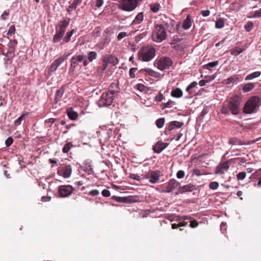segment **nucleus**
Instances as JSON below:
<instances>
[{
	"label": "nucleus",
	"instance_id": "obj_1",
	"mask_svg": "<svg viewBox=\"0 0 261 261\" xmlns=\"http://www.w3.org/2000/svg\"><path fill=\"white\" fill-rule=\"evenodd\" d=\"M241 99L238 95L231 97L227 106H224L221 109V112L224 114L228 115L230 111L233 115H237L240 112V106Z\"/></svg>",
	"mask_w": 261,
	"mask_h": 261
},
{
	"label": "nucleus",
	"instance_id": "obj_2",
	"mask_svg": "<svg viewBox=\"0 0 261 261\" xmlns=\"http://www.w3.org/2000/svg\"><path fill=\"white\" fill-rule=\"evenodd\" d=\"M167 37L165 27L162 24H156L152 34V39L156 42H161Z\"/></svg>",
	"mask_w": 261,
	"mask_h": 261
},
{
	"label": "nucleus",
	"instance_id": "obj_3",
	"mask_svg": "<svg viewBox=\"0 0 261 261\" xmlns=\"http://www.w3.org/2000/svg\"><path fill=\"white\" fill-rule=\"evenodd\" d=\"M155 55V49L152 46L144 47L139 51L140 58L144 62L150 61L154 57Z\"/></svg>",
	"mask_w": 261,
	"mask_h": 261
},
{
	"label": "nucleus",
	"instance_id": "obj_4",
	"mask_svg": "<svg viewBox=\"0 0 261 261\" xmlns=\"http://www.w3.org/2000/svg\"><path fill=\"white\" fill-rule=\"evenodd\" d=\"M260 98L258 96H252L245 103L243 111L246 114H251L259 106Z\"/></svg>",
	"mask_w": 261,
	"mask_h": 261
},
{
	"label": "nucleus",
	"instance_id": "obj_5",
	"mask_svg": "<svg viewBox=\"0 0 261 261\" xmlns=\"http://www.w3.org/2000/svg\"><path fill=\"white\" fill-rule=\"evenodd\" d=\"M114 95L108 92H104L102 94L100 99L97 102L99 107H105L110 106L114 100Z\"/></svg>",
	"mask_w": 261,
	"mask_h": 261
},
{
	"label": "nucleus",
	"instance_id": "obj_6",
	"mask_svg": "<svg viewBox=\"0 0 261 261\" xmlns=\"http://www.w3.org/2000/svg\"><path fill=\"white\" fill-rule=\"evenodd\" d=\"M141 1L142 0H122L120 3L119 8L124 11H132L137 7L138 2Z\"/></svg>",
	"mask_w": 261,
	"mask_h": 261
},
{
	"label": "nucleus",
	"instance_id": "obj_7",
	"mask_svg": "<svg viewBox=\"0 0 261 261\" xmlns=\"http://www.w3.org/2000/svg\"><path fill=\"white\" fill-rule=\"evenodd\" d=\"M158 68L160 70H164L169 68L172 65V61L167 57H162L156 61Z\"/></svg>",
	"mask_w": 261,
	"mask_h": 261
},
{
	"label": "nucleus",
	"instance_id": "obj_8",
	"mask_svg": "<svg viewBox=\"0 0 261 261\" xmlns=\"http://www.w3.org/2000/svg\"><path fill=\"white\" fill-rule=\"evenodd\" d=\"M74 188L70 185H62L58 187V192L61 197H67L69 196Z\"/></svg>",
	"mask_w": 261,
	"mask_h": 261
},
{
	"label": "nucleus",
	"instance_id": "obj_9",
	"mask_svg": "<svg viewBox=\"0 0 261 261\" xmlns=\"http://www.w3.org/2000/svg\"><path fill=\"white\" fill-rule=\"evenodd\" d=\"M86 58V56L84 55L73 56L70 60L71 66L69 69V72L73 73L75 68L79 65V63L82 62Z\"/></svg>",
	"mask_w": 261,
	"mask_h": 261
},
{
	"label": "nucleus",
	"instance_id": "obj_10",
	"mask_svg": "<svg viewBox=\"0 0 261 261\" xmlns=\"http://www.w3.org/2000/svg\"><path fill=\"white\" fill-rule=\"evenodd\" d=\"M70 55V53L65 54L55 60L52 63L49 70L50 72L55 71L58 67Z\"/></svg>",
	"mask_w": 261,
	"mask_h": 261
},
{
	"label": "nucleus",
	"instance_id": "obj_11",
	"mask_svg": "<svg viewBox=\"0 0 261 261\" xmlns=\"http://www.w3.org/2000/svg\"><path fill=\"white\" fill-rule=\"evenodd\" d=\"M58 173L65 178H68L72 173L71 166L69 165H62L59 168Z\"/></svg>",
	"mask_w": 261,
	"mask_h": 261
},
{
	"label": "nucleus",
	"instance_id": "obj_12",
	"mask_svg": "<svg viewBox=\"0 0 261 261\" xmlns=\"http://www.w3.org/2000/svg\"><path fill=\"white\" fill-rule=\"evenodd\" d=\"M69 23V20L63 19L60 21L55 27L56 32L64 34Z\"/></svg>",
	"mask_w": 261,
	"mask_h": 261
},
{
	"label": "nucleus",
	"instance_id": "obj_13",
	"mask_svg": "<svg viewBox=\"0 0 261 261\" xmlns=\"http://www.w3.org/2000/svg\"><path fill=\"white\" fill-rule=\"evenodd\" d=\"M179 185V183L175 179H170L166 186V189L163 191L164 192L170 193L174 190Z\"/></svg>",
	"mask_w": 261,
	"mask_h": 261
},
{
	"label": "nucleus",
	"instance_id": "obj_14",
	"mask_svg": "<svg viewBox=\"0 0 261 261\" xmlns=\"http://www.w3.org/2000/svg\"><path fill=\"white\" fill-rule=\"evenodd\" d=\"M168 144L164 143L161 141H159L153 147V151L157 153H161L165 148L167 147Z\"/></svg>",
	"mask_w": 261,
	"mask_h": 261
},
{
	"label": "nucleus",
	"instance_id": "obj_15",
	"mask_svg": "<svg viewBox=\"0 0 261 261\" xmlns=\"http://www.w3.org/2000/svg\"><path fill=\"white\" fill-rule=\"evenodd\" d=\"M229 168V165L227 162H223L220 164L216 168L215 173L216 174H223Z\"/></svg>",
	"mask_w": 261,
	"mask_h": 261
},
{
	"label": "nucleus",
	"instance_id": "obj_16",
	"mask_svg": "<svg viewBox=\"0 0 261 261\" xmlns=\"http://www.w3.org/2000/svg\"><path fill=\"white\" fill-rule=\"evenodd\" d=\"M184 122H179L177 121H173L169 123L168 125L166 127V130H172L175 128H180L184 125Z\"/></svg>",
	"mask_w": 261,
	"mask_h": 261
},
{
	"label": "nucleus",
	"instance_id": "obj_17",
	"mask_svg": "<svg viewBox=\"0 0 261 261\" xmlns=\"http://www.w3.org/2000/svg\"><path fill=\"white\" fill-rule=\"evenodd\" d=\"M160 172L159 171H153L150 170V176L149 182L151 184H155L157 182L160 176Z\"/></svg>",
	"mask_w": 261,
	"mask_h": 261
},
{
	"label": "nucleus",
	"instance_id": "obj_18",
	"mask_svg": "<svg viewBox=\"0 0 261 261\" xmlns=\"http://www.w3.org/2000/svg\"><path fill=\"white\" fill-rule=\"evenodd\" d=\"M107 92L115 96V95H117L119 92L118 84L116 83H112L109 86L108 91Z\"/></svg>",
	"mask_w": 261,
	"mask_h": 261
},
{
	"label": "nucleus",
	"instance_id": "obj_19",
	"mask_svg": "<svg viewBox=\"0 0 261 261\" xmlns=\"http://www.w3.org/2000/svg\"><path fill=\"white\" fill-rule=\"evenodd\" d=\"M195 189V186L192 184H188L186 185L179 187L178 189V192L179 193H182L186 192L192 191Z\"/></svg>",
	"mask_w": 261,
	"mask_h": 261
},
{
	"label": "nucleus",
	"instance_id": "obj_20",
	"mask_svg": "<svg viewBox=\"0 0 261 261\" xmlns=\"http://www.w3.org/2000/svg\"><path fill=\"white\" fill-rule=\"evenodd\" d=\"M82 1L83 0H74L73 3L68 6L67 9V11L70 12L75 10L77 7L81 4Z\"/></svg>",
	"mask_w": 261,
	"mask_h": 261
},
{
	"label": "nucleus",
	"instance_id": "obj_21",
	"mask_svg": "<svg viewBox=\"0 0 261 261\" xmlns=\"http://www.w3.org/2000/svg\"><path fill=\"white\" fill-rule=\"evenodd\" d=\"M67 113L69 118L73 120H76L78 117L77 113L74 111L71 108L67 110Z\"/></svg>",
	"mask_w": 261,
	"mask_h": 261
},
{
	"label": "nucleus",
	"instance_id": "obj_22",
	"mask_svg": "<svg viewBox=\"0 0 261 261\" xmlns=\"http://www.w3.org/2000/svg\"><path fill=\"white\" fill-rule=\"evenodd\" d=\"M142 70L145 71L146 73H147L150 76H151L154 77H159L161 75V74L160 73L158 72L157 71H154L150 68H145L142 69Z\"/></svg>",
	"mask_w": 261,
	"mask_h": 261
},
{
	"label": "nucleus",
	"instance_id": "obj_23",
	"mask_svg": "<svg viewBox=\"0 0 261 261\" xmlns=\"http://www.w3.org/2000/svg\"><path fill=\"white\" fill-rule=\"evenodd\" d=\"M108 63L112 64L113 66L116 65L118 63V59L117 58L113 56H108L105 59Z\"/></svg>",
	"mask_w": 261,
	"mask_h": 261
},
{
	"label": "nucleus",
	"instance_id": "obj_24",
	"mask_svg": "<svg viewBox=\"0 0 261 261\" xmlns=\"http://www.w3.org/2000/svg\"><path fill=\"white\" fill-rule=\"evenodd\" d=\"M183 92L182 90L179 88H177L171 91V95L174 97L176 98H180L182 96Z\"/></svg>",
	"mask_w": 261,
	"mask_h": 261
},
{
	"label": "nucleus",
	"instance_id": "obj_25",
	"mask_svg": "<svg viewBox=\"0 0 261 261\" xmlns=\"http://www.w3.org/2000/svg\"><path fill=\"white\" fill-rule=\"evenodd\" d=\"M64 91V89L63 87L60 88L59 90H58L56 91L55 98V100L56 103L60 100L61 97L63 95Z\"/></svg>",
	"mask_w": 261,
	"mask_h": 261
},
{
	"label": "nucleus",
	"instance_id": "obj_26",
	"mask_svg": "<svg viewBox=\"0 0 261 261\" xmlns=\"http://www.w3.org/2000/svg\"><path fill=\"white\" fill-rule=\"evenodd\" d=\"M192 25V22L190 15H188L186 19L184 20L182 27L185 30L189 29Z\"/></svg>",
	"mask_w": 261,
	"mask_h": 261
},
{
	"label": "nucleus",
	"instance_id": "obj_27",
	"mask_svg": "<svg viewBox=\"0 0 261 261\" xmlns=\"http://www.w3.org/2000/svg\"><path fill=\"white\" fill-rule=\"evenodd\" d=\"M254 87L255 85L254 84L251 83H247L243 86V87L242 88V90L244 92H248L251 91L254 88Z\"/></svg>",
	"mask_w": 261,
	"mask_h": 261
},
{
	"label": "nucleus",
	"instance_id": "obj_28",
	"mask_svg": "<svg viewBox=\"0 0 261 261\" xmlns=\"http://www.w3.org/2000/svg\"><path fill=\"white\" fill-rule=\"evenodd\" d=\"M143 20V14L142 12L139 13L133 20V24H138L140 23Z\"/></svg>",
	"mask_w": 261,
	"mask_h": 261
},
{
	"label": "nucleus",
	"instance_id": "obj_29",
	"mask_svg": "<svg viewBox=\"0 0 261 261\" xmlns=\"http://www.w3.org/2000/svg\"><path fill=\"white\" fill-rule=\"evenodd\" d=\"M260 74L261 73L259 71L254 72L251 74L247 75L245 77V80L246 81L252 80L254 78L258 77L260 75Z\"/></svg>",
	"mask_w": 261,
	"mask_h": 261
},
{
	"label": "nucleus",
	"instance_id": "obj_30",
	"mask_svg": "<svg viewBox=\"0 0 261 261\" xmlns=\"http://www.w3.org/2000/svg\"><path fill=\"white\" fill-rule=\"evenodd\" d=\"M74 32V29H72L70 31L67 32L65 36L63 38L64 41L66 43L69 42L71 39V37L73 35Z\"/></svg>",
	"mask_w": 261,
	"mask_h": 261
},
{
	"label": "nucleus",
	"instance_id": "obj_31",
	"mask_svg": "<svg viewBox=\"0 0 261 261\" xmlns=\"http://www.w3.org/2000/svg\"><path fill=\"white\" fill-rule=\"evenodd\" d=\"M64 34H60L59 33L56 32V34L54 36L53 39V42L54 43H58L60 42L62 39L63 38Z\"/></svg>",
	"mask_w": 261,
	"mask_h": 261
},
{
	"label": "nucleus",
	"instance_id": "obj_32",
	"mask_svg": "<svg viewBox=\"0 0 261 261\" xmlns=\"http://www.w3.org/2000/svg\"><path fill=\"white\" fill-rule=\"evenodd\" d=\"M112 199L121 203H126L127 202V197H118L116 196H113L112 197Z\"/></svg>",
	"mask_w": 261,
	"mask_h": 261
},
{
	"label": "nucleus",
	"instance_id": "obj_33",
	"mask_svg": "<svg viewBox=\"0 0 261 261\" xmlns=\"http://www.w3.org/2000/svg\"><path fill=\"white\" fill-rule=\"evenodd\" d=\"M151 10L154 13H157L160 8V5L158 3H152L150 5Z\"/></svg>",
	"mask_w": 261,
	"mask_h": 261
},
{
	"label": "nucleus",
	"instance_id": "obj_34",
	"mask_svg": "<svg viewBox=\"0 0 261 261\" xmlns=\"http://www.w3.org/2000/svg\"><path fill=\"white\" fill-rule=\"evenodd\" d=\"M97 55L95 51H89L88 53L87 57L90 62L93 61L94 60L96 59L97 58Z\"/></svg>",
	"mask_w": 261,
	"mask_h": 261
},
{
	"label": "nucleus",
	"instance_id": "obj_35",
	"mask_svg": "<svg viewBox=\"0 0 261 261\" xmlns=\"http://www.w3.org/2000/svg\"><path fill=\"white\" fill-rule=\"evenodd\" d=\"M165 122V119L164 118H161L158 119H157L155 121V124L156 126L159 128H161L163 127Z\"/></svg>",
	"mask_w": 261,
	"mask_h": 261
},
{
	"label": "nucleus",
	"instance_id": "obj_36",
	"mask_svg": "<svg viewBox=\"0 0 261 261\" xmlns=\"http://www.w3.org/2000/svg\"><path fill=\"white\" fill-rule=\"evenodd\" d=\"M26 114L23 113L21 115V116L19 117L17 119H16L14 122L15 126H18L21 124L22 121L24 120L25 118Z\"/></svg>",
	"mask_w": 261,
	"mask_h": 261
},
{
	"label": "nucleus",
	"instance_id": "obj_37",
	"mask_svg": "<svg viewBox=\"0 0 261 261\" xmlns=\"http://www.w3.org/2000/svg\"><path fill=\"white\" fill-rule=\"evenodd\" d=\"M229 143L231 145H242L241 141L237 138H230L229 140Z\"/></svg>",
	"mask_w": 261,
	"mask_h": 261
},
{
	"label": "nucleus",
	"instance_id": "obj_38",
	"mask_svg": "<svg viewBox=\"0 0 261 261\" xmlns=\"http://www.w3.org/2000/svg\"><path fill=\"white\" fill-rule=\"evenodd\" d=\"M72 146L73 145L71 142L67 143L66 144H65L63 148V152L64 153H67Z\"/></svg>",
	"mask_w": 261,
	"mask_h": 261
},
{
	"label": "nucleus",
	"instance_id": "obj_39",
	"mask_svg": "<svg viewBox=\"0 0 261 261\" xmlns=\"http://www.w3.org/2000/svg\"><path fill=\"white\" fill-rule=\"evenodd\" d=\"M243 49L240 48H233L230 50L231 54L235 56L240 55Z\"/></svg>",
	"mask_w": 261,
	"mask_h": 261
},
{
	"label": "nucleus",
	"instance_id": "obj_40",
	"mask_svg": "<svg viewBox=\"0 0 261 261\" xmlns=\"http://www.w3.org/2000/svg\"><path fill=\"white\" fill-rule=\"evenodd\" d=\"M215 26L217 29H221L223 28L224 26V22L223 20L221 18L218 19L216 22Z\"/></svg>",
	"mask_w": 261,
	"mask_h": 261
},
{
	"label": "nucleus",
	"instance_id": "obj_41",
	"mask_svg": "<svg viewBox=\"0 0 261 261\" xmlns=\"http://www.w3.org/2000/svg\"><path fill=\"white\" fill-rule=\"evenodd\" d=\"M239 81L238 77H230L225 80V83L227 85L230 84V83H237Z\"/></svg>",
	"mask_w": 261,
	"mask_h": 261
},
{
	"label": "nucleus",
	"instance_id": "obj_42",
	"mask_svg": "<svg viewBox=\"0 0 261 261\" xmlns=\"http://www.w3.org/2000/svg\"><path fill=\"white\" fill-rule=\"evenodd\" d=\"M218 64V61H214L207 63L205 66L206 68L210 70L211 68L216 66Z\"/></svg>",
	"mask_w": 261,
	"mask_h": 261
},
{
	"label": "nucleus",
	"instance_id": "obj_43",
	"mask_svg": "<svg viewBox=\"0 0 261 261\" xmlns=\"http://www.w3.org/2000/svg\"><path fill=\"white\" fill-rule=\"evenodd\" d=\"M187 224V223H185V221L179 222L178 224L174 223L172 224V228L176 229L179 227L185 226Z\"/></svg>",
	"mask_w": 261,
	"mask_h": 261
},
{
	"label": "nucleus",
	"instance_id": "obj_44",
	"mask_svg": "<svg viewBox=\"0 0 261 261\" xmlns=\"http://www.w3.org/2000/svg\"><path fill=\"white\" fill-rule=\"evenodd\" d=\"M129 177L131 179L137 181H140L142 179L141 176L136 174L131 173L129 174Z\"/></svg>",
	"mask_w": 261,
	"mask_h": 261
},
{
	"label": "nucleus",
	"instance_id": "obj_45",
	"mask_svg": "<svg viewBox=\"0 0 261 261\" xmlns=\"http://www.w3.org/2000/svg\"><path fill=\"white\" fill-rule=\"evenodd\" d=\"M218 187L219 184L216 181L212 182L209 185L210 188L212 190H216L218 188Z\"/></svg>",
	"mask_w": 261,
	"mask_h": 261
},
{
	"label": "nucleus",
	"instance_id": "obj_46",
	"mask_svg": "<svg viewBox=\"0 0 261 261\" xmlns=\"http://www.w3.org/2000/svg\"><path fill=\"white\" fill-rule=\"evenodd\" d=\"M246 176V173L245 172H241L237 174V177L238 180H243L245 178Z\"/></svg>",
	"mask_w": 261,
	"mask_h": 261
},
{
	"label": "nucleus",
	"instance_id": "obj_47",
	"mask_svg": "<svg viewBox=\"0 0 261 261\" xmlns=\"http://www.w3.org/2000/svg\"><path fill=\"white\" fill-rule=\"evenodd\" d=\"M137 70V68H131L129 71V75L131 78L135 77V72Z\"/></svg>",
	"mask_w": 261,
	"mask_h": 261
},
{
	"label": "nucleus",
	"instance_id": "obj_48",
	"mask_svg": "<svg viewBox=\"0 0 261 261\" xmlns=\"http://www.w3.org/2000/svg\"><path fill=\"white\" fill-rule=\"evenodd\" d=\"M253 24L251 22H249L246 25H245V29L247 32H249L252 29Z\"/></svg>",
	"mask_w": 261,
	"mask_h": 261
},
{
	"label": "nucleus",
	"instance_id": "obj_49",
	"mask_svg": "<svg viewBox=\"0 0 261 261\" xmlns=\"http://www.w3.org/2000/svg\"><path fill=\"white\" fill-rule=\"evenodd\" d=\"M13 140L11 137H8L5 141L6 146L9 147L13 143Z\"/></svg>",
	"mask_w": 261,
	"mask_h": 261
},
{
	"label": "nucleus",
	"instance_id": "obj_50",
	"mask_svg": "<svg viewBox=\"0 0 261 261\" xmlns=\"http://www.w3.org/2000/svg\"><path fill=\"white\" fill-rule=\"evenodd\" d=\"M15 26L14 25H11L9 29V31L7 33V34L8 35H12L13 34H14L15 33Z\"/></svg>",
	"mask_w": 261,
	"mask_h": 261
},
{
	"label": "nucleus",
	"instance_id": "obj_51",
	"mask_svg": "<svg viewBox=\"0 0 261 261\" xmlns=\"http://www.w3.org/2000/svg\"><path fill=\"white\" fill-rule=\"evenodd\" d=\"M136 88L140 91H143L145 89V86L142 84H138L136 85Z\"/></svg>",
	"mask_w": 261,
	"mask_h": 261
},
{
	"label": "nucleus",
	"instance_id": "obj_52",
	"mask_svg": "<svg viewBox=\"0 0 261 261\" xmlns=\"http://www.w3.org/2000/svg\"><path fill=\"white\" fill-rule=\"evenodd\" d=\"M185 174V172L184 171L179 170L177 172L176 174V176L178 178L181 179L184 177Z\"/></svg>",
	"mask_w": 261,
	"mask_h": 261
},
{
	"label": "nucleus",
	"instance_id": "obj_53",
	"mask_svg": "<svg viewBox=\"0 0 261 261\" xmlns=\"http://www.w3.org/2000/svg\"><path fill=\"white\" fill-rule=\"evenodd\" d=\"M127 35V33L125 32H120L118 35L117 39L118 40H121L122 39H123L124 37H125Z\"/></svg>",
	"mask_w": 261,
	"mask_h": 261
},
{
	"label": "nucleus",
	"instance_id": "obj_54",
	"mask_svg": "<svg viewBox=\"0 0 261 261\" xmlns=\"http://www.w3.org/2000/svg\"><path fill=\"white\" fill-rule=\"evenodd\" d=\"M9 14V10L5 11L1 16L2 19L4 20H6Z\"/></svg>",
	"mask_w": 261,
	"mask_h": 261
},
{
	"label": "nucleus",
	"instance_id": "obj_55",
	"mask_svg": "<svg viewBox=\"0 0 261 261\" xmlns=\"http://www.w3.org/2000/svg\"><path fill=\"white\" fill-rule=\"evenodd\" d=\"M101 194L102 196L104 197H109L111 195L110 192L107 189L103 190L101 192Z\"/></svg>",
	"mask_w": 261,
	"mask_h": 261
},
{
	"label": "nucleus",
	"instance_id": "obj_56",
	"mask_svg": "<svg viewBox=\"0 0 261 261\" xmlns=\"http://www.w3.org/2000/svg\"><path fill=\"white\" fill-rule=\"evenodd\" d=\"M198 225V223L196 221L193 220L190 221L189 226L192 228H195Z\"/></svg>",
	"mask_w": 261,
	"mask_h": 261
},
{
	"label": "nucleus",
	"instance_id": "obj_57",
	"mask_svg": "<svg viewBox=\"0 0 261 261\" xmlns=\"http://www.w3.org/2000/svg\"><path fill=\"white\" fill-rule=\"evenodd\" d=\"M254 17H261V9L256 10L253 14Z\"/></svg>",
	"mask_w": 261,
	"mask_h": 261
},
{
	"label": "nucleus",
	"instance_id": "obj_58",
	"mask_svg": "<svg viewBox=\"0 0 261 261\" xmlns=\"http://www.w3.org/2000/svg\"><path fill=\"white\" fill-rule=\"evenodd\" d=\"M99 193V191L97 190H93L89 192V194L93 196H97Z\"/></svg>",
	"mask_w": 261,
	"mask_h": 261
},
{
	"label": "nucleus",
	"instance_id": "obj_59",
	"mask_svg": "<svg viewBox=\"0 0 261 261\" xmlns=\"http://www.w3.org/2000/svg\"><path fill=\"white\" fill-rule=\"evenodd\" d=\"M201 13L203 17H206L210 15V11L209 10H203L201 11Z\"/></svg>",
	"mask_w": 261,
	"mask_h": 261
},
{
	"label": "nucleus",
	"instance_id": "obj_60",
	"mask_svg": "<svg viewBox=\"0 0 261 261\" xmlns=\"http://www.w3.org/2000/svg\"><path fill=\"white\" fill-rule=\"evenodd\" d=\"M163 95L161 93H159L158 95L156 96L155 99L158 101H161L163 100Z\"/></svg>",
	"mask_w": 261,
	"mask_h": 261
},
{
	"label": "nucleus",
	"instance_id": "obj_61",
	"mask_svg": "<svg viewBox=\"0 0 261 261\" xmlns=\"http://www.w3.org/2000/svg\"><path fill=\"white\" fill-rule=\"evenodd\" d=\"M103 3V2L102 0H96L95 4L96 7H97V8H100L102 6Z\"/></svg>",
	"mask_w": 261,
	"mask_h": 261
},
{
	"label": "nucleus",
	"instance_id": "obj_62",
	"mask_svg": "<svg viewBox=\"0 0 261 261\" xmlns=\"http://www.w3.org/2000/svg\"><path fill=\"white\" fill-rule=\"evenodd\" d=\"M174 103V102L172 100H169L168 102L165 103L164 104V108H170L171 107V105Z\"/></svg>",
	"mask_w": 261,
	"mask_h": 261
},
{
	"label": "nucleus",
	"instance_id": "obj_63",
	"mask_svg": "<svg viewBox=\"0 0 261 261\" xmlns=\"http://www.w3.org/2000/svg\"><path fill=\"white\" fill-rule=\"evenodd\" d=\"M51 199V197L50 196H42L41 198V200L43 202L49 201Z\"/></svg>",
	"mask_w": 261,
	"mask_h": 261
},
{
	"label": "nucleus",
	"instance_id": "obj_64",
	"mask_svg": "<svg viewBox=\"0 0 261 261\" xmlns=\"http://www.w3.org/2000/svg\"><path fill=\"white\" fill-rule=\"evenodd\" d=\"M56 121V119L53 118H49V119H48L47 120H46L45 121V123H54Z\"/></svg>",
	"mask_w": 261,
	"mask_h": 261
}]
</instances>
